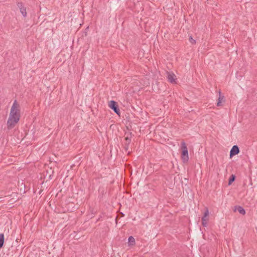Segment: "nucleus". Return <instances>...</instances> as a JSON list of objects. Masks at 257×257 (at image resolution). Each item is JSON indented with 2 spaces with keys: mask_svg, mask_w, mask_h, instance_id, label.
Returning a JSON list of instances; mask_svg holds the SVG:
<instances>
[{
  "mask_svg": "<svg viewBox=\"0 0 257 257\" xmlns=\"http://www.w3.org/2000/svg\"><path fill=\"white\" fill-rule=\"evenodd\" d=\"M21 117L20 105L15 100L11 107L7 125L8 130L13 128L18 123Z\"/></svg>",
  "mask_w": 257,
  "mask_h": 257,
  "instance_id": "f257e3e1",
  "label": "nucleus"
},
{
  "mask_svg": "<svg viewBox=\"0 0 257 257\" xmlns=\"http://www.w3.org/2000/svg\"><path fill=\"white\" fill-rule=\"evenodd\" d=\"M108 106L110 108L113 110L118 115H120V110L118 107V105L115 101L111 100L109 102Z\"/></svg>",
  "mask_w": 257,
  "mask_h": 257,
  "instance_id": "f03ea898",
  "label": "nucleus"
},
{
  "mask_svg": "<svg viewBox=\"0 0 257 257\" xmlns=\"http://www.w3.org/2000/svg\"><path fill=\"white\" fill-rule=\"evenodd\" d=\"M209 211L207 208L206 209L204 213L203 216L202 217V224L203 226H206L208 220Z\"/></svg>",
  "mask_w": 257,
  "mask_h": 257,
  "instance_id": "7ed1b4c3",
  "label": "nucleus"
},
{
  "mask_svg": "<svg viewBox=\"0 0 257 257\" xmlns=\"http://www.w3.org/2000/svg\"><path fill=\"white\" fill-rule=\"evenodd\" d=\"M17 6L20 9V12L22 15L25 17L27 16L26 8L24 6L22 3L19 2L17 3Z\"/></svg>",
  "mask_w": 257,
  "mask_h": 257,
  "instance_id": "20e7f679",
  "label": "nucleus"
},
{
  "mask_svg": "<svg viewBox=\"0 0 257 257\" xmlns=\"http://www.w3.org/2000/svg\"><path fill=\"white\" fill-rule=\"evenodd\" d=\"M167 78L170 82L176 83V76L173 73L167 72Z\"/></svg>",
  "mask_w": 257,
  "mask_h": 257,
  "instance_id": "39448f33",
  "label": "nucleus"
},
{
  "mask_svg": "<svg viewBox=\"0 0 257 257\" xmlns=\"http://www.w3.org/2000/svg\"><path fill=\"white\" fill-rule=\"evenodd\" d=\"M181 157L184 163L188 162L189 160V155L188 151H181Z\"/></svg>",
  "mask_w": 257,
  "mask_h": 257,
  "instance_id": "423d86ee",
  "label": "nucleus"
},
{
  "mask_svg": "<svg viewBox=\"0 0 257 257\" xmlns=\"http://www.w3.org/2000/svg\"><path fill=\"white\" fill-rule=\"evenodd\" d=\"M218 93L219 96L217 102V106H222V102H224L225 101V98L224 96L221 94L220 90L219 91Z\"/></svg>",
  "mask_w": 257,
  "mask_h": 257,
  "instance_id": "0eeeda50",
  "label": "nucleus"
},
{
  "mask_svg": "<svg viewBox=\"0 0 257 257\" xmlns=\"http://www.w3.org/2000/svg\"><path fill=\"white\" fill-rule=\"evenodd\" d=\"M239 150L237 146H233L230 152V156H232L239 153Z\"/></svg>",
  "mask_w": 257,
  "mask_h": 257,
  "instance_id": "6e6552de",
  "label": "nucleus"
},
{
  "mask_svg": "<svg viewBox=\"0 0 257 257\" xmlns=\"http://www.w3.org/2000/svg\"><path fill=\"white\" fill-rule=\"evenodd\" d=\"M128 243L129 245H134L135 244V239L133 236H131L128 237Z\"/></svg>",
  "mask_w": 257,
  "mask_h": 257,
  "instance_id": "1a4fd4ad",
  "label": "nucleus"
},
{
  "mask_svg": "<svg viewBox=\"0 0 257 257\" xmlns=\"http://www.w3.org/2000/svg\"><path fill=\"white\" fill-rule=\"evenodd\" d=\"M181 151H188L186 144L184 141H182L181 143Z\"/></svg>",
  "mask_w": 257,
  "mask_h": 257,
  "instance_id": "9d476101",
  "label": "nucleus"
},
{
  "mask_svg": "<svg viewBox=\"0 0 257 257\" xmlns=\"http://www.w3.org/2000/svg\"><path fill=\"white\" fill-rule=\"evenodd\" d=\"M4 235L3 233L0 234V248H1L4 243Z\"/></svg>",
  "mask_w": 257,
  "mask_h": 257,
  "instance_id": "9b49d317",
  "label": "nucleus"
},
{
  "mask_svg": "<svg viewBox=\"0 0 257 257\" xmlns=\"http://www.w3.org/2000/svg\"><path fill=\"white\" fill-rule=\"evenodd\" d=\"M237 210L241 214L244 215L245 214V210L241 206H238L237 208Z\"/></svg>",
  "mask_w": 257,
  "mask_h": 257,
  "instance_id": "f8f14e48",
  "label": "nucleus"
},
{
  "mask_svg": "<svg viewBox=\"0 0 257 257\" xmlns=\"http://www.w3.org/2000/svg\"><path fill=\"white\" fill-rule=\"evenodd\" d=\"M125 145L128 146L131 142V137L127 135L125 137Z\"/></svg>",
  "mask_w": 257,
  "mask_h": 257,
  "instance_id": "ddd939ff",
  "label": "nucleus"
},
{
  "mask_svg": "<svg viewBox=\"0 0 257 257\" xmlns=\"http://www.w3.org/2000/svg\"><path fill=\"white\" fill-rule=\"evenodd\" d=\"M235 180V176L233 175H232L229 179L228 180V184L230 185Z\"/></svg>",
  "mask_w": 257,
  "mask_h": 257,
  "instance_id": "4468645a",
  "label": "nucleus"
},
{
  "mask_svg": "<svg viewBox=\"0 0 257 257\" xmlns=\"http://www.w3.org/2000/svg\"><path fill=\"white\" fill-rule=\"evenodd\" d=\"M189 42L192 44H195L196 43V41L191 36L189 37Z\"/></svg>",
  "mask_w": 257,
  "mask_h": 257,
  "instance_id": "2eb2a0df",
  "label": "nucleus"
}]
</instances>
